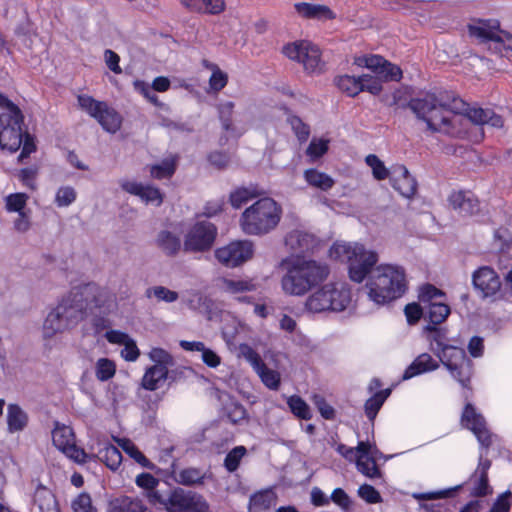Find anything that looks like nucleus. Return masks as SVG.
Returning <instances> with one entry per match:
<instances>
[{"label": "nucleus", "instance_id": "39448f33", "mask_svg": "<svg viewBox=\"0 0 512 512\" xmlns=\"http://www.w3.org/2000/svg\"><path fill=\"white\" fill-rule=\"evenodd\" d=\"M329 275V267L315 260L296 259L281 279L285 294L303 296L323 282Z\"/></svg>", "mask_w": 512, "mask_h": 512}, {"label": "nucleus", "instance_id": "a19ab883", "mask_svg": "<svg viewBox=\"0 0 512 512\" xmlns=\"http://www.w3.org/2000/svg\"><path fill=\"white\" fill-rule=\"evenodd\" d=\"M114 510L117 512H147L146 506L140 499L129 496L115 499Z\"/></svg>", "mask_w": 512, "mask_h": 512}, {"label": "nucleus", "instance_id": "052dcab7", "mask_svg": "<svg viewBox=\"0 0 512 512\" xmlns=\"http://www.w3.org/2000/svg\"><path fill=\"white\" fill-rule=\"evenodd\" d=\"M72 508L74 512H96L92 506V500L89 494L81 493L73 502Z\"/></svg>", "mask_w": 512, "mask_h": 512}, {"label": "nucleus", "instance_id": "de8ad7c7", "mask_svg": "<svg viewBox=\"0 0 512 512\" xmlns=\"http://www.w3.org/2000/svg\"><path fill=\"white\" fill-rule=\"evenodd\" d=\"M357 469L363 475L370 479L382 478V472L375 462V456L364 458L363 460H356Z\"/></svg>", "mask_w": 512, "mask_h": 512}, {"label": "nucleus", "instance_id": "69168bd1", "mask_svg": "<svg viewBox=\"0 0 512 512\" xmlns=\"http://www.w3.org/2000/svg\"><path fill=\"white\" fill-rule=\"evenodd\" d=\"M314 404L317 407L318 411L320 412L321 416L327 420H332L335 417V410L334 408L329 405L326 400L320 396L315 395L313 397Z\"/></svg>", "mask_w": 512, "mask_h": 512}, {"label": "nucleus", "instance_id": "9b49d317", "mask_svg": "<svg viewBox=\"0 0 512 512\" xmlns=\"http://www.w3.org/2000/svg\"><path fill=\"white\" fill-rule=\"evenodd\" d=\"M283 53L289 59L302 63L304 69L314 73L322 69L321 53L319 48L309 41H298L287 44Z\"/></svg>", "mask_w": 512, "mask_h": 512}, {"label": "nucleus", "instance_id": "aec40b11", "mask_svg": "<svg viewBox=\"0 0 512 512\" xmlns=\"http://www.w3.org/2000/svg\"><path fill=\"white\" fill-rule=\"evenodd\" d=\"M473 285L483 297L494 296L501 287L499 276L489 267H481L473 274Z\"/></svg>", "mask_w": 512, "mask_h": 512}, {"label": "nucleus", "instance_id": "6ab92c4d", "mask_svg": "<svg viewBox=\"0 0 512 512\" xmlns=\"http://www.w3.org/2000/svg\"><path fill=\"white\" fill-rule=\"evenodd\" d=\"M120 187L125 192L138 196L146 204L160 206L163 202V194L155 186L144 185L137 181L121 180Z\"/></svg>", "mask_w": 512, "mask_h": 512}, {"label": "nucleus", "instance_id": "8fccbe9b", "mask_svg": "<svg viewBox=\"0 0 512 512\" xmlns=\"http://www.w3.org/2000/svg\"><path fill=\"white\" fill-rule=\"evenodd\" d=\"M287 404L292 411V413L297 416L298 418L309 420L311 419V410L307 403L299 396H291Z\"/></svg>", "mask_w": 512, "mask_h": 512}, {"label": "nucleus", "instance_id": "cd10ccee", "mask_svg": "<svg viewBox=\"0 0 512 512\" xmlns=\"http://www.w3.org/2000/svg\"><path fill=\"white\" fill-rule=\"evenodd\" d=\"M277 496L271 489L258 491L250 496L248 512H269L276 504Z\"/></svg>", "mask_w": 512, "mask_h": 512}, {"label": "nucleus", "instance_id": "423d86ee", "mask_svg": "<svg viewBox=\"0 0 512 512\" xmlns=\"http://www.w3.org/2000/svg\"><path fill=\"white\" fill-rule=\"evenodd\" d=\"M282 209L269 197L255 201L241 214L239 226L242 232L250 236H263L273 231L280 222Z\"/></svg>", "mask_w": 512, "mask_h": 512}, {"label": "nucleus", "instance_id": "a878e982", "mask_svg": "<svg viewBox=\"0 0 512 512\" xmlns=\"http://www.w3.org/2000/svg\"><path fill=\"white\" fill-rule=\"evenodd\" d=\"M438 367V362L434 360L430 354L422 353L406 368L402 379L408 380L420 374L434 371Z\"/></svg>", "mask_w": 512, "mask_h": 512}, {"label": "nucleus", "instance_id": "20e7f679", "mask_svg": "<svg viewBox=\"0 0 512 512\" xmlns=\"http://www.w3.org/2000/svg\"><path fill=\"white\" fill-rule=\"evenodd\" d=\"M22 147V160L36 151L34 137L27 132L24 115L19 107H12L0 113V148L14 153Z\"/></svg>", "mask_w": 512, "mask_h": 512}, {"label": "nucleus", "instance_id": "f8f14e48", "mask_svg": "<svg viewBox=\"0 0 512 512\" xmlns=\"http://www.w3.org/2000/svg\"><path fill=\"white\" fill-rule=\"evenodd\" d=\"M471 36L478 38L482 42L492 41L496 48L512 50V34L500 30V23L496 19L479 20L468 26Z\"/></svg>", "mask_w": 512, "mask_h": 512}, {"label": "nucleus", "instance_id": "338daca9", "mask_svg": "<svg viewBox=\"0 0 512 512\" xmlns=\"http://www.w3.org/2000/svg\"><path fill=\"white\" fill-rule=\"evenodd\" d=\"M135 483L138 487L148 492L158 486L159 479H157L150 473H141L136 477Z\"/></svg>", "mask_w": 512, "mask_h": 512}, {"label": "nucleus", "instance_id": "72a5a7b5", "mask_svg": "<svg viewBox=\"0 0 512 512\" xmlns=\"http://www.w3.org/2000/svg\"><path fill=\"white\" fill-rule=\"evenodd\" d=\"M304 179L310 186L322 191H328L335 184L332 177L314 168L304 171Z\"/></svg>", "mask_w": 512, "mask_h": 512}, {"label": "nucleus", "instance_id": "4468645a", "mask_svg": "<svg viewBox=\"0 0 512 512\" xmlns=\"http://www.w3.org/2000/svg\"><path fill=\"white\" fill-rule=\"evenodd\" d=\"M253 253L254 247L250 240H239L218 248L215 257L223 265L233 268L252 258Z\"/></svg>", "mask_w": 512, "mask_h": 512}, {"label": "nucleus", "instance_id": "b1692460", "mask_svg": "<svg viewBox=\"0 0 512 512\" xmlns=\"http://www.w3.org/2000/svg\"><path fill=\"white\" fill-rule=\"evenodd\" d=\"M81 291H86L89 296V313L93 308H97L103 314H109L116 307L115 297L105 289L95 290L90 287H78Z\"/></svg>", "mask_w": 512, "mask_h": 512}, {"label": "nucleus", "instance_id": "4d7b16f0", "mask_svg": "<svg viewBox=\"0 0 512 512\" xmlns=\"http://www.w3.org/2000/svg\"><path fill=\"white\" fill-rule=\"evenodd\" d=\"M330 501L335 503L344 512H350L352 509V500L350 496L342 489L336 488L333 490Z\"/></svg>", "mask_w": 512, "mask_h": 512}, {"label": "nucleus", "instance_id": "0e129e2a", "mask_svg": "<svg viewBox=\"0 0 512 512\" xmlns=\"http://www.w3.org/2000/svg\"><path fill=\"white\" fill-rule=\"evenodd\" d=\"M327 150L328 141L323 139H313L307 148V155L313 159H317L321 157L323 154H325Z\"/></svg>", "mask_w": 512, "mask_h": 512}, {"label": "nucleus", "instance_id": "6e6552de", "mask_svg": "<svg viewBox=\"0 0 512 512\" xmlns=\"http://www.w3.org/2000/svg\"><path fill=\"white\" fill-rule=\"evenodd\" d=\"M330 257L347 262L352 281L362 282L378 261L376 252L366 250L362 244L336 242L329 250Z\"/></svg>", "mask_w": 512, "mask_h": 512}, {"label": "nucleus", "instance_id": "e433bc0d", "mask_svg": "<svg viewBox=\"0 0 512 512\" xmlns=\"http://www.w3.org/2000/svg\"><path fill=\"white\" fill-rule=\"evenodd\" d=\"M259 195L260 192L256 187H239L230 193L229 201L233 208L239 209Z\"/></svg>", "mask_w": 512, "mask_h": 512}, {"label": "nucleus", "instance_id": "37998d69", "mask_svg": "<svg viewBox=\"0 0 512 512\" xmlns=\"http://www.w3.org/2000/svg\"><path fill=\"white\" fill-rule=\"evenodd\" d=\"M176 170L175 159H164L161 163L150 167V175L155 179L170 178Z\"/></svg>", "mask_w": 512, "mask_h": 512}, {"label": "nucleus", "instance_id": "473e14b6", "mask_svg": "<svg viewBox=\"0 0 512 512\" xmlns=\"http://www.w3.org/2000/svg\"><path fill=\"white\" fill-rule=\"evenodd\" d=\"M34 503L39 512H60L53 493L46 487L39 486L34 494Z\"/></svg>", "mask_w": 512, "mask_h": 512}, {"label": "nucleus", "instance_id": "bb28decb", "mask_svg": "<svg viewBox=\"0 0 512 512\" xmlns=\"http://www.w3.org/2000/svg\"><path fill=\"white\" fill-rule=\"evenodd\" d=\"M155 244L166 256H176L182 249L180 237L168 230H161L155 239Z\"/></svg>", "mask_w": 512, "mask_h": 512}, {"label": "nucleus", "instance_id": "2eb2a0df", "mask_svg": "<svg viewBox=\"0 0 512 512\" xmlns=\"http://www.w3.org/2000/svg\"><path fill=\"white\" fill-rule=\"evenodd\" d=\"M55 447L77 463H85L87 454L75 444V435L71 427L57 425L52 432Z\"/></svg>", "mask_w": 512, "mask_h": 512}, {"label": "nucleus", "instance_id": "6e6d98bb", "mask_svg": "<svg viewBox=\"0 0 512 512\" xmlns=\"http://www.w3.org/2000/svg\"><path fill=\"white\" fill-rule=\"evenodd\" d=\"M261 381L266 387L272 390H277L280 385V374L266 365L257 373Z\"/></svg>", "mask_w": 512, "mask_h": 512}, {"label": "nucleus", "instance_id": "e2e57ef3", "mask_svg": "<svg viewBox=\"0 0 512 512\" xmlns=\"http://www.w3.org/2000/svg\"><path fill=\"white\" fill-rule=\"evenodd\" d=\"M425 306L411 303L405 307V315L410 324L416 323L421 317L425 319Z\"/></svg>", "mask_w": 512, "mask_h": 512}, {"label": "nucleus", "instance_id": "774afa93", "mask_svg": "<svg viewBox=\"0 0 512 512\" xmlns=\"http://www.w3.org/2000/svg\"><path fill=\"white\" fill-rule=\"evenodd\" d=\"M184 303L193 310L199 309L203 305V295L196 290L186 291L183 295Z\"/></svg>", "mask_w": 512, "mask_h": 512}, {"label": "nucleus", "instance_id": "4be33fe9", "mask_svg": "<svg viewBox=\"0 0 512 512\" xmlns=\"http://www.w3.org/2000/svg\"><path fill=\"white\" fill-rule=\"evenodd\" d=\"M316 244L315 236L303 230H292L285 237L286 247L296 256L312 251Z\"/></svg>", "mask_w": 512, "mask_h": 512}, {"label": "nucleus", "instance_id": "412c9836", "mask_svg": "<svg viewBox=\"0 0 512 512\" xmlns=\"http://www.w3.org/2000/svg\"><path fill=\"white\" fill-rule=\"evenodd\" d=\"M390 182L392 187L407 199L412 198L417 191L416 180L403 165L392 167Z\"/></svg>", "mask_w": 512, "mask_h": 512}, {"label": "nucleus", "instance_id": "9d476101", "mask_svg": "<svg viewBox=\"0 0 512 512\" xmlns=\"http://www.w3.org/2000/svg\"><path fill=\"white\" fill-rule=\"evenodd\" d=\"M77 101L79 107L96 119L107 132L116 133L120 129L122 117L106 102L98 101L86 94L78 95Z\"/></svg>", "mask_w": 512, "mask_h": 512}, {"label": "nucleus", "instance_id": "c9c22d12", "mask_svg": "<svg viewBox=\"0 0 512 512\" xmlns=\"http://www.w3.org/2000/svg\"><path fill=\"white\" fill-rule=\"evenodd\" d=\"M425 319L429 321L428 325H439L446 320L450 314V307L439 301L425 305Z\"/></svg>", "mask_w": 512, "mask_h": 512}, {"label": "nucleus", "instance_id": "f03ea898", "mask_svg": "<svg viewBox=\"0 0 512 512\" xmlns=\"http://www.w3.org/2000/svg\"><path fill=\"white\" fill-rule=\"evenodd\" d=\"M89 299V294L79 288L72 289L62 297L44 320V339L70 331L83 321L89 314Z\"/></svg>", "mask_w": 512, "mask_h": 512}, {"label": "nucleus", "instance_id": "09e8293b", "mask_svg": "<svg viewBox=\"0 0 512 512\" xmlns=\"http://www.w3.org/2000/svg\"><path fill=\"white\" fill-rule=\"evenodd\" d=\"M221 282L222 290L231 294L251 291L254 289L253 283L248 280L224 278Z\"/></svg>", "mask_w": 512, "mask_h": 512}, {"label": "nucleus", "instance_id": "49530a36", "mask_svg": "<svg viewBox=\"0 0 512 512\" xmlns=\"http://www.w3.org/2000/svg\"><path fill=\"white\" fill-rule=\"evenodd\" d=\"M247 454V449L245 446H236L231 451L228 452L224 459V467L225 469L232 473L235 472L241 463V460Z\"/></svg>", "mask_w": 512, "mask_h": 512}, {"label": "nucleus", "instance_id": "2f4dec72", "mask_svg": "<svg viewBox=\"0 0 512 512\" xmlns=\"http://www.w3.org/2000/svg\"><path fill=\"white\" fill-rule=\"evenodd\" d=\"M28 423L26 412L17 404H10L7 409V425L11 433L22 431Z\"/></svg>", "mask_w": 512, "mask_h": 512}, {"label": "nucleus", "instance_id": "680f3d73", "mask_svg": "<svg viewBox=\"0 0 512 512\" xmlns=\"http://www.w3.org/2000/svg\"><path fill=\"white\" fill-rule=\"evenodd\" d=\"M149 357L156 363L155 365H165L168 368V365L173 363L172 356L162 348H152L149 352Z\"/></svg>", "mask_w": 512, "mask_h": 512}, {"label": "nucleus", "instance_id": "bf43d9fd", "mask_svg": "<svg viewBox=\"0 0 512 512\" xmlns=\"http://www.w3.org/2000/svg\"><path fill=\"white\" fill-rule=\"evenodd\" d=\"M358 495L369 504H376L382 501L380 493L369 484L361 485L358 488Z\"/></svg>", "mask_w": 512, "mask_h": 512}, {"label": "nucleus", "instance_id": "1a4fd4ad", "mask_svg": "<svg viewBox=\"0 0 512 512\" xmlns=\"http://www.w3.org/2000/svg\"><path fill=\"white\" fill-rule=\"evenodd\" d=\"M352 300L351 290L345 283H328L313 291L306 299L308 313L342 312Z\"/></svg>", "mask_w": 512, "mask_h": 512}, {"label": "nucleus", "instance_id": "79ce46f5", "mask_svg": "<svg viewBox=\"0 0 512 512\" xmlns=\"http://www.w3.org/2000/svg\"><path fill=\"white\" fill-rule=\"evenodd\" d=\"M121 448L138 464L145 468H152L153 464L146 458V456L135 446L133 442L128 439H121L118 441Z\"/></svg>", "mask_w": 512, "mask_h": 512}, {"label": "nucleus", "instance_id": "393cba45", "mask_svg": "<svg viewBox=\"0 0 512 512\" xmlns=\"http://www.w3.org/2000/svg\"><path fill=\"white\" fill-rule=\"evenodd\" d=\"M294 8L298 15L305 19L327 21L336 18L335 12L323 4L298 2L294 4Z\"/></svg>", "mask_w": 512, "mask_h": 512}, {"label": "nucleus", "instance_id": "ddd939ff", "mask_svg": "<svg viewBox=\"0 0 512 512\" xmlns=\"http://www.w3.org/2000/svg\"><path fill=\"white\" fill-rule=\"evenodd\" d=\"M217 234L214 224L209 221L195 223L185 235V252H204L211 248Z\"/></svg>", "mask_w": 512, "mask_h": 512}, {"label": "nucleus", "instance_id": "f704fd0d", "mask_svg": "<svg viewBox=\"0 0 512 512\" xmlns=\"http://www.w3.org/2000/svg\"><path fill=\"white\" fill-rule=\"evenodd\" d=\"M97 457L113 471L117 470L122 462L120 450L112 444H104L103 447L99 448Z\"/></svg>", "mask_w": 512, "mask_h": 512}, {"label": "nucleus", "instance_id": "ea45409f", "mask_svg": "<svg viewBox=\"0 0 512 512\" xmlns=\"http://www.w3.org/2000/svg\"><path fill=\"white\" fill-rule=\"evenodd\" d=\"M174 479L179 484L192 486L203 482L204 473L197 468H185L174 472Z\"/></svg>", "mask_w": 512, "mask_h": 512}, {"label": "nucleus", "instance_id": "a211bd4d", "mask_svg": "<svg viewBox=\"0 0 512 512\" xmlns=\"http://www.w3.org/2000/svg\"><path fill=\"white\" fill-rule=\"evenodd\" d=\"M356 63L359 66L370 69L381 78L382 81H399L402 78V70L400 67L390 63L379 55L359 57Z\"/></svg>", "mask_w": 512, "mask_h": 512}, {"label": "nucleus", "instance_id": "dca6fc26", "mask_svg": "<svg viewBox=\"0 0 512 512\" xmlns=\"http://www.w3.org/2000/svg\"><path fill=\"white\" fill-rule=\"evenodd\" d=\"M461 424L473 432L482 447H490L494 435L487 428L484 417L476 411L471 403L465 405L461 416Z\"/></svg>", "mask_w": 512, "mask_h": 512}, {"label": "nucleus", "instance_id": "7ed1b4c3", "mask_svg": "<svg viewBox=\"0 0 512 512\" xmlns=\"http://www.w3.org/2000/svg\"><path fill=\"white\" fill-rule=\"evenodd\" d=\"M431 350L439 357L454 379L467 388L472 375V362L462 348L450 345L447 330L437 325H427Z\"/></svg>", "mask_w": 512, "mask_h": 512}, {"label": "nucleus", "instance_id": "603ef678", "mask_svg": "<svg viewBox=\"0 0 512 512\" xmlns=\"http://www.w3.org/2000/svg\"><path fill=\"white\" fill-rule=\"evenodd\" d=\"M145 294L147 298L154 296L158 301H163L166 303H173L179 298V295L176 291H172L164 286H154L148 288Z\"/></svg>", "mask_w": 512, "mask_h": 512}, {"label": "nucleus", "instance_id": "13d9d810", "mask_svg": "<svg viewBox=\"0 0 512 512\" xmlns=\"http://www.w3.org/2000/svg\"><path fill=\"white\" fill-rule=\"evenodd\" d=\"M381 78L378 76L374 77L369 74H363L360 76L361 86L363 91H368L373 95H378L382 91Z\"/></svg>", "mask_w": 512, "mask_h": 512}, {"label": "nucleus", "instance_id": "3c124183", "mask_svg": "<svg viewBox=\"0 0 512 512\" xmlns=\"http://www.w3.org/2000/svg\"><path fill=\"white\" fill-rule=\"evenodd\" d=\"M28 200L25 193H12L5 197V208L8 212H24Z\"/></svg>", "mask_w": 512, "mask_h": 512}, {"label": "nucleus", "instance_id": "f257e3e1", "mask_svg": "<svg viewBox=\"0 0 512 512\" xmlns=\"http://www.w3.org/2000/svg\"><path fill=\"white\" fill-rule=\"evenodd\" d=\"M459 105L464 106L461 100L454 99L452 106L435 94H427L423 98L412 99L409 107L417 118L426 123L432 132H439L451 137H464L469 123L475 125H489L500 128L503 119L491 109L481 107H468L465 113L460 111Z\"/></svg>", "mask_w": 512, "mask_h": 512}, {"label": "nucleus", "instance_id": "5701e85b", "mask_svg": "<svg viewBox=\"0 0 512 512\" xmlns=\"http://www.w3.org/2000/svg\"><path fill=\"white\" fill-rule=\"evenodd\" d=\"M448 201L452 208L462 215H473L479 211V201L469 190L453 191Z\"/></svg>", "mask_w": 512, "mask_h": 512}, {"label": "nucleus", "instance_id": "5fc2aeb1", "mask_svg": "<svg viewBox=\"0 0 512 512\" xmlns=\"http://www.w3.org/2000/svg\"><path fill=\"white\" fill-rule=\"evenodd\" d=\"M443 296L444 293L441 290L437 289L433 285L427 284L420 289L419 301L425 306L430 303L438 302L437 300Z\"/></svg>", "mask_w": 512, "mask_h": 512}, {"label": "nucleus", "instance_id": "0eeeda50", "mask_svg": "<svg viewBox=\"0 0 512 512\" xmlns=\"http://www.w3.org/2000/svg\"><path fill=\"white\" fill-rule=\"evenodd\" d=\"M368 296L377 305H384L405 292V273L399 266L390 264L376 267L367 283Z\"/></svg>", "mask_w": 512, "mask_h": 512}, {"label": "nucleus", "instance_id": "a18cd8bd", "mask_svg": "<svg viewBox=\"0 0 512 512\" xmlns=\"http://www.w3.org/2000/svg\"><path fill=\"white\" fill-rule=\"evenodd\" d=\"M77 198V192L74 187L70 185L60 186L55 194L54 203L57 207H68L72 205Z\"/></svg>", "mask_w": 512, "mask_h": 512}, {"label": "nucleus", "instance_id": "7c9ffc66", "mask_svg": "<svg viewBox=\"0 0 512 512\" xmlns=\"http://www.w3.org/2000/svg\"><path fill=\"white\" fill-rule=\"evenodd\" d=\"M234 103L231 101H227L221 103L218 107L219 118L222 124V128L224 131L229 133L232 137H240L245 129H238L232 123V115H233Z\"/></svg>", "mask_w": 512, "mask_h": 512}, {"label": "nucleus", "instance_id": "c03bdc74", "mask_svg": "<svg viewBox=\"0 0 512 512\" xmlns=\"http://www.w3.org/2000/svg\"><path fill=\"white\" fill-rule=\"evenodd\" d=\"M116 372L114 361L108 358H99L95 363V376L99 381L111 379Z\"/></svg>", "mask_w": 512, "mask_h": 512}, {"label": "nucleus", "instance_id": "58836bf2", "mask_svg": "<svg viewBox=\"0 0 512 512\" xmlns=\"http://www.w3.org/2000/svg\"><path fill=\"white\" fill-rule=\"evenodd\" d=\"M391 390L385 389L375 392L365 403V414L369 420L373 421L384 404L385 400L390 395Z\"/></svg>", "mask_w": 512, "mask_h": 512}, {"label": "nucleus", "instance_id": "f3484780", "mask_svg": "<svg viewBox=\"0 0 512 512\" xmlns=\"http://www.w3.org/2000/svg\"><path fill=\"white\" fill-rule=\"evenodd\" d=\"M169 502L171 512H209V504L202 496L181 488L169 495Z\"/></svg>", "mask_w": 512, "mask_h": 512}, {"label": "nucleus", "instance_id": "c756f323", "mask_svg": "<svg viewBox=\"0 0 512 512\" xmlns=\"http://www.w3.org/2000/svg\"><path fill=\"white\" fill-rule=\"evenodd\" d=\"M464 486L472 497H483L492 493V488L488 482V475H484V473L474 472L465 482Z\"/></svg>", "mask_w": 512, "mask_h": 512}, {"label": "nucleus", "instance_id": "c85d7f7f", "mask_svg": "<svg viewBox=\"0 0 512 512\" xmlns=\"http://www.w3.org/2000/svg\"><path fill=\"white\" fill-rule=\"evenodd\" d=\"M167 375L168 368L165 365H154L145 372L142 385L145 389L154 391L165 382Z\"/></svg>", "mask_w": 512, "mask_h": 512}, {"label": "nucleus", "instance_id": "864d4df0", "mask_svg": "<svg viewBox=\"0 0 512 512\" xmlns=\"http://www.w3.org/2000/svg\"><path fill=\"white\" fill-rule=\"evenodd\" d=\"M366 164L372 169L373 176L377 180H384L391 172L385 167L384 163L374 154H370L365 159Z\"/></svg>", "mask_w": 512, "mask_h": 512}, {"label": "nucleus", "instance_id": "4c0bfd02", "mask_svg": "<svg viewBox=\"0 0 512 512\" xmlns=\"http://www.w3.org/2000/svg\"><path fill=\"white\" fill-rule=\"evenodd\" d=\"M335 84L337 87L350 97L358 95L363 91L361 86L360 76L355 77L351 75H342L335 78Z\"/></svg>", "mask_w": 512, "mask_h": 512}]
</instances>
